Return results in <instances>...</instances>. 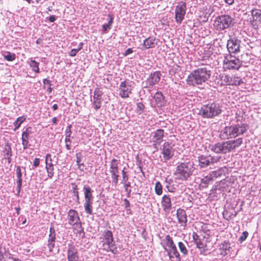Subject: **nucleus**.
I'll return each mask as SVG.
<instances>
[{"instance_id": "nucleus-54", "label": "nucleus", "mask_w": 261, "mask_h": 261, "mask_svg": "<svg viewBox=\"0 0 261 261\" xmlns=\"http://www.w3.org/2000/svg\"><path fill=\"white\" fill-rule=\"evenodd\" d=\"M192 237L195 242L200 240L199 236L195 232H193Z\"/></svg>"}, {"instance_id": "nucleus-49", "label": "nucleus", "mask_w": 261, "mask_h": 261, "mask_svg": "<svg viewBox=\"0 0 261 261\" xmlns=\"http://www.w3.org/2000/svg\"><path fill=\"white\" fill-rule=\"evenodd\" d=\"M166 188L167 189L168 191L170 192H174L176 189L171 185H167L166 186Z\"/></svg>"}, {"instance_id": "nucleus-13", "label": "nucleus", "mask_w": 261, "mask_h": 261, "mask_svg": "<svg viewBox=\"0 0 261 261\" xmlns=\"http://www.w3.org/2000/svg\"><path fill=\"white\" fill-rule=\"evenodd\" d=\"M68 223L76 227L81 226L80 217L78 213L74 210H70L68 213Z\"/></svg>"}, {"instance_id": "nucleus-6", "label": "nucleus", "mask_w": 261, "mask_h": 261, "mask_svg": "<svg viewBox=\"0 0 261 261\" xmlns=\"http://www.w3.org/2000/svg\"><path fill=\"white\" fill-rule=\"evenodd\" d=\"M162 244L164 250L166 251L170 259L172 260L175 258L177 261H180V254L178 252L172 238L169 235L166 236Z\"/></svg>"}, {"instance_id": "nucleus-5", "label": "nucleus", "mask_w": 261, "mask_h": 261, "mask_svg": "<svg viewBox=\"0 0 261 261\" xmlns=\"http://www.w3.org/2000/svg\"><path fill=\"white\" fill-rule=\"evenodd\" d=\"M222 107L219 103L210 102L201 106L198 114L204 118H213L220 115Z\"/></svg>"}, {"instance_id": "nucleus-43", "label": "nucleus", "mask_w": 261, "mask_h": 261, "mask_svg": "<svg viewBox=\"0 0 261 261\" xmlns=\"http://www.w3.org/2000/svg\"><path fill=\"white\" fill-rule=\"evenodd\" d=\"M248 236V232L246 231H244L239 239V242L241 243H242L243 241H244L246 239Z\"/></svg>"}, {"instance_id": "nucleus-17", "label": "nucleus", "mask_w": 261, "mask_h": 261, "mask_svg": "<svg viewBox=\"0 0 261 261\" xmlns=\"http://www.w3.org/2000/svg\"><path fill=\"white\" fill-rule=\"evenodd\" d=\"M102 94L103 93L99 88H96L95 89L93 95V106L96 110L101 107Z\"/></svg>"}, {"instance_id": "nucleus-56", "label": "nucleus", "mask_w": 261, "mask_h": 261, "mask_svg": "<svg viewBox=\"0 0 261 261\" xmlns=\"http://www.w3.org/2000/svg\"><path fill=\"white\" fill-rule=\"evenodd\" d=\"M223 1L229 6L232 5L234 2V0H223Z\"/></svg>"}, {"instance_id": "nucleus-50", "label": "nucleus", "mask_w": 261, "mask_h": 261, "mask_svg": "<svg viewBox=\"0 0 261 261\" xmlns=\"http://www.w3.org/2000/svg\"><path fill=\"white\" fill-rule=\"evenodd\" d=\"M40 159L39 158H35L33 162V166L35 167H37L39 165Z\"/></svg>"}, {"instance_id": "nucleus-11", "label": "nucleus", "mask_w": 261, "mask_h": 261, "mask_svg": "<svg viewBox=\"0 0 261 261\" xmlns=\"http://www.w3.org/2000/svg\"><path fill=\"white\" fill-rule=\"evenodd\" d=\"M222 85H240L242 83V80L238 76H231L229 75L222 74L221 76Z\"/></svg>"}, {"instance_id": "nucleus-57", "label": "nucleus", "mask_w": 261, "mask_h": 261, "mask_svg": "<svg viewBox=\"0 0 261 261\" xmlns=\"http://www.w3.org/2000/svg\"><path fill=\"white\" fill-rule=\"evenodd\" d=\"M76 159H77L76 162H77V164L79 166V168L81 169L82 166H84V164L80 163V162H81V158L79 156H77Z\"/></svg>"}, {"instance_id": "nucleus-26", "label": "nucleus", "mask_w": 261, "mask_h": 261, "mask_svg": "<svg viewBox=\"0 0 261 261\" xmlns=\"http://www.w3.org/2000/svg\"><path fill=\"white\" fill-rule=\"evenodd\" d=\"M161 204L164 211L169 213L172 206L170 196L168 195H164L162 198Z\"/></svg>"}, {"instance_id": "nucleus-2", "label": "nucleus", "mask_w": 261, "mask_h": 261, "mask_svg": "<svg viewBox=\"0 0 261 261\" xmlns=\"http://www.w3.org/2000/svg\"><path fill=\"white\" fill-rule=\"evenodd\" d=\"M195 168L193 162L189 159L178 162L174 172L175 179L181 181H186L191 179Z\"/></svg>"}, {"instance_id": "nucleus-59", "label": "nucleus", "mask_w": 261, "mask_h": 261, "mask_svg": "<svg viewBox=\"0 0 261 261\" xmlns=\"http://www.w3.org/2000/svg\"><path fill=\"white\" fill-rule=\"evenodd\" d=\"M114 162V159H113L112 160V166L111 167V169H112V170H111V172L112 173V177H113V176L114 175V171H113L114 170V168L113 167V163Z\"/></svg>"}, {"instance_id": "nucleus-41", "label": "nucleus", "mask_w": 261, "mask_h": 261, "mask_svg": "<svg viewBox=\"0 0 261 261\" xmlns=\"http://www.w3.org/2000/svg\"><path fill=\"white\" fill-rule=\"evenodd\" d=\"M221 174H222L221 171L218 170L211 171L208 174L210 175V176H211V177L212 178V179L213 180L214 179L221 176Z\"/></svg>"}, {"instance_id": "nucleus-25", "label": "nucleus", "mask_w": 261, "mask_h": 261, "mask_svg": "<svg viewBox=\"0 0 261 261\" xmlns=\"http://www.w3.org/2000/svg\"><path fill=\"white\" fill-rule=\"evenodd\" d=\"M157 45V41L155 37H149L145 39L141 44L142 49H149L154 47Z\"/></svg>"}, {"instance_id": "nucleus-27", "label": "nucleus", "mask_w": 261, "mask_h": 261, "mask_svg": "<svg viewBox=\"0 0 261 261\" xmlns=\"http://www.w3.org/2000/svg\"><path fill=\"white\" fill-rule=\"evenodd\" d=\"M154 105L158 107H162L164 105V96L161 92H157L153 96Z\"/></svg>"}, {"instance_id": "nucleus-31", "label": "nucleus", "mask_w": 261, "mask_h": 261, "mask_svg": "<svg viewBox=\"0 0 261 261\" xmlns=\"http://www.w3.org/2000/svg\"><path fill=\"white\" fill-rule=\"evenodd\" d=\"M30 67L36 73L39 72V63L33 60L32 58L29 59L27 61Z\"/></svg>"}, {"instance_id": "nucleus-40", "label": "nucleus", "mask_w": 261, "mask_h": 261, "mask_svg": "<svg viewBox=\"0 0 261 261\" xmlns=\"http://www.w3.org/2000/svg\"><path fill=\"white\" fill-rule=\"evenodd\" d=\"M4 57L8 61H13L15 59V55L10 52H7L6 55H4Z\"/></svg>"}, {"instance_id": "nucleus-21", "label": "nucleus", "mask_w": 261, "mask_h": 261, "mask_svg": "<svg viewBox=\"0 0 261 261\" xmlns=\"http://www.w3.org/2000/svg\"><path fill=\"white\" fill-rule=\"evenodd\" d=\"M32 128L31 127H27L25 130L22 132V144L23 145V148L24 149H25L28 148L30 146L29 138L30 137V135L32 133Z\"/></svg>"}, {"instance_id": "nucleus-14", "label": "nucleus", "mask_w": 261, "mask_h": 261, "mask_svg": "<svg viewBox=\"0 0 261 261\" xmlns=\"http://www.w3.org/2000/svg\"><path fill=\"white\" fill-rule=\"evenodd\" d=\"M162 153L165 161L170 160L174 155V148L171 143L165 142L163 145Z\"/></svg>"}, {"instance_id": "nucleus-9", "label": "nucleus", "mask_w": 261, "mask_h": 261, "mask_svg": "<svg viewBox=\"0 0 261 261\" xmlns=\"http://www.w3.org/2000/svg\"><path fill=\"white\" fill-rule=\"evenodd\" d=\"M186 10V4L185 2L178 3L175 9V19L177 23L180 24L184 19Z\"/></svg>"}, {"instance_id": "nucleus-39", "label": "nucleus", "mask_w": 261, "mask_h": 261, "mask_svg": "<svg viewBox=\"0 0 261 261\" xmlns=\"http://www.w3.org/2000/svg\"><path fill=\"white\" fill-rule=\"evenodd\" d=\"M145 106L144 104L141 102L137 103V107L136 109V112L139 114H141L144 110Z\"/></svg>"}, {"instance_id": "nucleus-18", "label": "nucleus", "mask_w": 261, "mask_h": 261, "mask_svg": "<svg viewBox=\"0 0 261 261\" xmlns=\"http://www.w3.org/2000/svg\"><path fill=\"white\" fill-rule=\"evenodd\" d=\"M231 247L230 243L227 241H224L218 245V254L225 256L230 252Z\"/></svg>"}, {"instance_id": "nucleus-20", "label": "nucleus", "mask_w": 261, "mask_h": 261, "mask_svg": "<svg viewBox=\"0 0 261 261\" xmlns=\"http://www.w3.org/2000/svg\"><path fill=\"white\" fill-rule=\"evenodd\" d=\"M52 161L51 155L49 153L47 154L45 156V169L48 177L50 178H51L54 175V168Z\"/></svg>"}, {"instance_id": "nucleus-23", "label": "nucleus", "mask_w": 261, "mask_h": 261, "mask_svg": "<svg viewBox=\"0 0 261 261\" xmlns=\"http://www.w3.org/2000/svg\"><path fill=\"white\" fill-rule=\"evenodd\" d=\"M161 74L159 71H155L150 74L146 81L147 86H153L158 83L161 79Z\"/></svg>"}, {"instance_id": "nucleus-44", "label": "nucleus", "mask_w": 261, "mask_h": 261, "mask_svg": "<svg viewBox=\"0 0 261 261\" xmlns=\"http://www.w3.org/2000/svg\"><path fill=\"white\" fill-rule=\"evenodd\" d=\"M70 137H65V145L66 148L67 150H70L71 149L70 146L71 143V141L70 139Z\"/></svg>"}, {"instance_id": "nucleus-34", "label": "nucleus", "mask_w": 261, "mask_h": 261, "mask_svg": "<svg viewBox=\"0 0 261 261\" xmlns=\"http://www.w3.org/2000/svg\"><path fill=\"white\" fill-rule=\"evenodd\" d=\"M25 117L23 116L19 117L16 119L13 123V125L15 126L14 128V131L16 130L20 127L21 124L25 121Z\"/></svg>"}, {"instance_id": "nucleus-22", "label": "nucleus", "mask_w": 261, "mask_h": 261, "mask_svg": "<svg viewBox=\"0 0 261 261\" xmlns=\"http://www.w3.org/2000/svg\"><path fill=\"white\" fill-rule=\"evenodd\" d=\"M105 244L107 245V249L112 252L114 251V243L113 242V234L111 231H107L105 236Z\"/></svg>"}, {"instance_id": "nucleus-62", "label": "nucleus", "mask_w": 261, "mask_h": 261, "mask_svg": "<svg viewBox=\"0 0 261 261\" xmlns=\"http://www.w3.org/2000/svg\"><path fill=\"white\" fill-rule=\"evenodd\" d=\"M15 210L16 211L17 214V215H19V214H20V207H15Z\"/></svg>"}, {"instance_id": "nucleus-4", "label": "nucleus", "mask_w": 261, "mask_h": 261, "mask_svg": "<svg viewBox=\"0 0 261 261\" xmlns=\"http://www.w3.org/2000/svg\"><path fill=\"white\" fill-rule=\"evenodd\" d=\"M247 128L248 125L244 123L226 126L220 132V136L222 139L235 138L244 134Z\"/></svg>"}, {"instance_id": "nucleus-64", "label": "nucleus", "mask_w": 261, "mask_h": 261, "mask_svg": "<svg viewBox=\"0 0 261 261\" xmlns=\"http://www.w3.org/2000/svg\"><path fill=\"white\" fill-rule=\"evenodd\" d=\"M75 197H76V201H77L78 202H79V194H77V195H74Z\"/></svg>"}, {"instance_id": "nucleus-30", "label": "nucleus", "mask_w": 261, "mask_h": 261, "mask_svg": "<svg viewBox=\"0 0 261 261\" xmlns=\"http://www.w3.org/2000/svg\"><path fill=\"white\" fill-rule=\"evenodd\" d=\"M83 190L85 200L92 201L93 196L90 187L88 185H85L83 188Z\"/></svg>"}, {"instance_id": "nucleus-12", "label": "nucleus", "mask_w": 261, "mask_h": 261, "mask_svg": "<svg viewBox=\"0 0 261 261\" xmlns=\"http://www.w3.org/2000/svg\"><path fill=\"white\" fill-rule=\"evenodd\" d=\"M132 82L123 81L120 85L119 95L122 98L128 97L132 93Z\"/></svg>"}, {"instance_id": "nucleus-3", "label": "nucleus", "mask_w": 261, "mask_h": 261, "mask_svg": "<svg viewBox=\"0 0 261 261\" xmlns=\"http://www.w3.org/2000/svg\"><path fill=\"white\" fill-rule=\"evenodd\" d=\"M243 143L241 138L223 142H218L210 146V149L216 153H226L239 147Z\"/></svg>"}, {"instance_id": "nucleus-10", "label": "nucleus", "mask_w": 261, "mask_h": 261, "mask_svg": "<svg viewBox=\"0 0 261 261\" xmlns=\"http://www.w3.org/2000/svg\"><path fill=\"white\" fill-rule=\"evenodd\" d=\"M241 40L235 37H231L227 40V48L229 53L237 54L240 51Z\"/></svg>"}, {"instance_id": "nucleus-24", "label": "nucleus", "mask_w": 261, "mask_h": 261, "mask_svg": "<svg viewBox=\"0 0 261 261\" xmlns=\"http://www.w3.org/2000/svg\"><path fill=\"white\" fill-rule=\"evenodd\" d=\"M176 216L178 221L181 226L185 227L187 224V217L185 211L181 208H178L176 211Z\"/></svg>"}, {"instance_id": "nucleus-58", "label": "nucleus", "mask_w": 261, "mask_h": 261, "mask_svg": "<svg viewBox=\"0 0 261 261\" xmlns=\"http://www.w3.org/2000/svg\"><path fill=\"white\" fill-rule=\"evenodd\" d=\"M124 205H125V206L126 208H127V207H129V201L126 199H125L124 200Z\"/></svg>"}, {"instance_id": "nucleus-36", "label": "nucleus", "mask_w": 261, "mask_h": 261, "mask_svg": "<svg viewBox=\"0 0 261 261\" xmlns=\"http://www.w3.org/2000/svg\"><path fill=\"white\" fill-rule=\"evenodd\" d=\"M92 201L85 200L84 203V207L85 212L88 214H91L92 213Z\"/></svg>"}, {"instance_id": "nucleus-38", "label": "nucleus", "mask_w": 261, "mask_h": 261, "mask_svg": "<svg viewBox=\"0 0 261 261\" xmlns=\"http://www.w3.org/2000/svg\"><path fill=\"white\" fill-rule=\"evenodd\" d=\"M237 215V213L233 214L232 213H230L228 211H224L223 213V216L224 219L226 220L232 219L234 217H235Z\"/></svg>"}, {"instance_id": "nucleus-28", "label": "nucleus", "mask_w": 261, "mask_h": 261, "mask_svg": "<svg viewBox=\"0 0 261 261\" xmlns=\"http://www.w3.org/2000/svg\"><path fill=\"white\" fill-rule=\"evenodd\" d=\"M50 233L49 235V238L48 240L47 246L49 248V250L50 252L52 251L53 249L55 247V233L54 229L51 228L50 229Z\"/></svg>"}, {"instance_id": "nucleus-8", "label": "nucleus", "mask_w": 261, "mask_h": 261, "mask_svg": "<svg viewBox=\"0 0 261 261\" xmlns=\"http://www.w3.org/2000/svg\"><path fill=\"white\" fill-rule=\"evenodd\" d=\"M223 62L227 69L237 70L239 69L243 63V62L238 58L231 56L229 57H225Z\"/></svg>"}, {"instance_id": "nucleus-60", "label": "nucleus", "mask_w": 261, "mask_h": 261, "mask_svg": "<svg viewBox=\"0 0 261 261\" xmlns=\"http://www.w3.org/2000/svg\"><path fill=\"white\" fill-rule=\"evenodd\" d=\"M83 45V43L82 42H81L79 44L77 48H76V49L77 50L78 52L82 48Z\"/></svg>"}, {"instance_id": "nucleus-53", "label": "nucleus", "mask_w": 261, "mask_h": 261, "mask_svg": "<svg viewBox=\"0 0 261 261\" xmlns=\"http://www.w3.org/2000/svg\"><path fill=\"white\" fill-rule=\"evenodd\" d=\"M122 173L123 180L124 181H126L128 180V177L126 175V173L124 171V169L122 171Z\"/></svg>"}, {"instance_id": "nucleus-46", "label": "nucleus", "mask_w": 261, "mask_h": 261, "mask_svg": "<svg viewBox=\"0 0 261 261\" xmlns=\"http://www.w3.org/2000/svg\"><path fill=\"white\" fill-rule=\"evenodd\" d=\"M71 125H68L66 127L65 130V137H70L71 135Z\"/></svg>"}, {"instance_id": "nucleus-7", "label": "nucleus", "mask_w": 261, "mask_h": 261, "mask_svg": "<svg viewBox=\"0 0 261 261\" xmlns=\"http://www.w3.org/2000/svg\"><path fill=\"white\" fill-rule=\"evenodd\" d=\"M234 19L229 15L223 14L216 17L214 27L218 31H224L233 26Z\"/></svg>"}, {"instance_id": "nucleus-55", "label": "nucleus", "mask_w": 261, "mask_h": 261, "mask_svg": "<svg viewBox=\"0 0 261 261\" xmlns=\"http://www.w3.org/2000/svg\"><path fill=\"white\" fill-rule=\"evenodd\" d=\"M57 17L55 15L50 16L48 17V19L50 22H53L56 21Z\"/></svg>"}, {"instance_id": "nucleus-16", "label": "nucleus", "mask_w": 261, "mask_h": 261, "mask_svg": "<svg viewBox=\"0 0 261 261\" xmlns=\"http://www.w3.org/2000/svg\"><path fill=\"white\" fill-rule=\"evenodd\" d=\"M68 261H79L78 250L73 244H69L67 249Z\"/></svg>"}, {"instance_id": "nucleus-51", "label": "nucleus", "mask_w": 261, "mask_h": 261, "mask_svg": "<svg viewBox=\"0 0 261 261\" xmlns=\"http://www.w3.org/2000/svg\"><path fill=\"white\" fill-rule=\"evenodd\" d=\"M77 50L76 49V48H74L71 50V51L69 53V56L71 57H74L76 54L77 53Z\"/></svg>"}, {"instance_id": "nucleus-48", "label": "nucleus", "mask_w": 261, "mask_h": 261, "mask_svg": "<svg viewBox=\"0 0 261 261\" xmlns=\"http://www.w3.org/2000/svg\"><path fill=\"white\" fill-rule=\"evenodd\" d=\"M72 190H73V193L74 195H77L79 194L78 189H77V186L75 184H72Z\"/></svg>"}, {"instance_id": "nucleus-35", "label": "nucleus", "mask_w": 261, "mask_h": 261, "mask_svg": "<svg viewBox=\"0 0 261 261\" xmlns=\"http://www.w3.org/2000/svg\"><path fill=\"white\" fill-rule=\"evenodd\" d=\"M178 246L180 252L184 256H186L188 254V250L186 246V245L181 242L178 243Z\"/></svg>"}, {"instance_id": "nucleus-19", "label": "nucleus", "mask_w": 261, "mask_h": 261, "mask_svg": "<svg viewBox=\"0 0 261 261\" xmlns=\"http://www.w3.org/2000/svg\"><path fill=\"white\" fill-rule=\"evenodd\" d=\"M164 136V130L158 129L152 133V142L153 146L157 150L158 149L156 144H160L162 141Z\"/></svg>"}, {"instance_id": "nucleus-61", "label": "nucleus", "mask_w": 261, "mask_h": 261, "mask_svg": "<svg viewBox=\"0 0 261 261\" xmlns=\"http://www.w3.org/2000/svg\"><path fill=\"white\" fill-rule=\"evenodd\" d=\"M52 108L54 111H56L58 109V106L57 104H54Z\"/></svg>"}, {"instance_id": "nucleus-63", "label": "nucleus", "mask_w": 261, "mask_h": 261, "mask_svg": "<svg viewBox=\"0 0 261 261\" xmlns=\"http://www.w3.org/2000/svg\"><path fill=\"white\" fill-rule=\"evenodd\" d=\"M57 119L56 117H54L53 119H52V122L54 124H56L57 123Z\"/></svg>"}, {"instance_id": "nucleus-1", "label": "nucleus", "mask_w": 261, "mask_h": 261, "mask_svg": "<svg viewBox=\"0 0 261 261\" xmlns=\"http://www.w3.org/2000/svg\"><path fill=\"white\" fill-rule=\"evenodd\" d=\"M211 71L206 67H201L193 70L188 76L187 84L191 86L200 88L210 78Z\"/></svg>"}, {"instance_id": "nucleus-52", "label": "nucleus", "mask_w": 261, "mask_h": 261, "mask_svg": "<svg viewBox=\"0 0 261 261\" xmlns=\"http://www.w3.org/2000/svg\"><path fill=\"white\" fill-rule=\"evenodd\" d=\"M133 52V49L131 48H129L128 49H127L124 53L123 54L124 56H128V55L132 54V53Z\"/></svg>"}, {"instance_id": "nucleus-29", "label": "nucleus", "mask_w": 261, "mask_h": 261, "mask_svg": "<svg viewBox=\"0 0 261 261\" xmlns=\"http://www.w3.org/2000/svg\"><path fill=\"white\" fill-rule=\"evenodd\" d=\"M16 174L17 178V188L18 190V192H19L22 186V173L21 170V167L20 166L17 167L16 169Z\"/></svg>"}, {"instance_id": "nucleus-45", "label": "nucleus", "mask_w": 261, "mask_h": 261, "mask_svg": "<svg viewBox=\"0 0 261 261\" xmlns=\"http://www.w3.org/2000/svg\"><path fill=\"white\" fill-rule=\"evenodd\" d=\"M113 22V18L110 17L109 21L107 24H105L103 25V29L106 32L107 31L108 29H110V25H111L112 23Z\"/></svg>"}, {"instance_id": "nucleus-47", "label": "nucleus", "mask_w": 261, "mask_h": 261, "mask_svg": "<svg viewBox=\"0 0 261 261\" xmlns=\"http://www.w3.org/2000/svg\"><path fill=\"white\" fill-rule=\"evenodd\" d=\"M195 243L196 244L197 247L199 249L203 248L205 246V244H204L200 239L196 241Z\"/></svg>"}, {"instance_id": "nucleus-37", "label": "nucleus", "mask_w": 261, "mask_h": 261, "mask_svg": "<svg viewBox=\"0 0 261 261\" xmlns=\"http://www.w3.org/2000/svg\"><path fill=\"white\" fill-rule=\"evenodd\" d=\"M4 155L6 159L11 160L12 156V150L10 145H6L4 149Z\"/></svg>"}, {"instance_id": "nucleus-33", "label": "nucleus", "mask_w": 261, "mask_h": 261, "mask_svg": "<svg viewBox=\"0 0 261 261\" xmlns=\"http://www.w3.org/2000/svg\"><path fill=\"white\" fill-rule=\"evenodd\" d=\"M212 181H213L212 178L208 174L201 179V185L203 187L206 188Z\"/></svg>"}, {"instance_id": "nucleus-32", "label": "nucleus", "mask_w": 261, "mask_h": 261, "mask_svg": "<svg viewBox=\"0 0 261 261\" xmlns=\"http://www.w3.org/2000/svg\"><path fill=\"white\" fill-rule=\"evenodd\" d=\"M251 13L254 21H260L261 19V10L254 9L251 10Z\"/></svg>"}, {"instance_id": "nucleus-15", "label": "nucleus", "mask_w": 261, "mask_h": 261, "mask_svg": "<svg viewBox=\"0 0 261 261\" xmlns=\"http://www.w3.org/2000/svg\"><path fill=\"white\" fill-rule=\"evenodd\" d=\"M219 159H216L211 156L201 155L198 158L199 166L201 168H205L211 164L217 162Z\"/></svg>"}, {"instance_id": "nucleus-42", "label": "nucleus", "mask_w": 261, "mask_h": 261, "mask_svg": "<svg viewBox=\"0 0 261 261\" xmlns=\"http://www.w3.org/2000/svg\"><path fill=\"white\" fill-rule=\"evenodd\" d=\"M155 192L158 195H161L162 194V186L159 181L156 182L155 184Z\"/></svg>"}]
</instances>
